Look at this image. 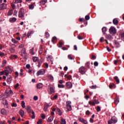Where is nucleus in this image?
<instances>
[{
	"label": "nucleus",
	"instance_id": "f257e3e1",
	"mask_svg": "<svg viewBox=\"0 0 124 124\" xmlns=\"http://www.w3.org/2000/svg\"><path fill=\"white\" fill-rule=\"evenodd\" d=\"M18 17L21 19H23V18L25 17V10L24 8H21L20 9V10L18 12Z\"/></svg>",
	"mask_w": 124,
	"mask_h": 124
},
{
	"label": "nucleus",
	"instance_id": "f03ea898",
	"mask_svg": "<svg viewBox=\"0 0 124 124\" xmlns=\"http://www.w3.org/2000/svg\"><path fill=\"white\" fill-rule=\"evenodd\" d=\"M66 106L67 109V112H69L72 110V107H71V101H68L66 102Z\"/></svg>",
	"mask_w": 124,
	"mask_h": 124
},
{
	"label": "nucleus",
	"instance_id": "7ed1b4c3",
	"mask_svg": "<svg viewBox=\"0 0 124 124\" xmlns=\"http://www.w3.org/2000/svg\"><path fill=\"white\" fill-rule=\"evenodd\" d=\"M118 122V118L116 117H113L110 120L108 121V124H116Z\"/></svg>",
	"mask_w": 124,
	"mask_h": 124
},
{
	"label": "nucleus",
	"instance_id": "20e7f679",
	"mask_svg": "<svg viewBox=\"0 0 124 124\" xmlns=\"http://www.w3.org/2000/svg\"><path fill=\"white\" fill-rule=\"evenodd\" d=\"M89 105H92V106H95V104H99V101L98 100L94 99L93 101H89Z\"/></svg>",
	"mask_w": 124,
	"mask_h": 124
},
{
	"label": "nucleus",
	"instance_id": "39448f33",
	"mask_svg": "<svg viewBox=\"0 0 124 124\" xmlns=\"http://www.w3.org/2000/svg\"><path fill=\"white\" fill-rule=\"evenodd\" d=\"M109 31L110 34H112L113 35L117 33V30H116V28L113 26H111L110 28V29H109Z\"/></svg>",
	"mask_w": 124,
	"mask_h": 124
},
{
	"label": "nucleus",
	"instance_id": "423d86ee",
	"mask_svg": "<svg viewBox=\"0 0 124 124\" xmlns=\"http://www.w3.org/2000/svg\"><path fill=\"white\" fill-rule=\"evenodd\" d=\"M45 74V70L44 69H41L37 71L36 75L39 76V75H44Z\"/></svg>",
	"mask_w": 124,
	"mask_h": 124
},
{
	"label": "nucleus",
	"instance_id": "0eeeda50",
	"mask_svg": "<svg viewBox=\"0 0 124 124\" xmlns=\"http://www.w3.org/2000/svg\"><path fill=\"white\" fill-rule=\"evenodd\" d=\"M86 70H87L86 69V68H85V67L81 66L79 69L78 72H79V73H81V74L83 75V74H85L86 73Z\"/></svg>",
	"mask_w": 124,
	"mask_h": 124
},
{
	"label": "nucleus",
	"instance_id": "6e6552de",
	"mask_svg": "<svg viewBox=\"0 0 124 124\" xmlns=\"http://www.w3.org/2000/svg\"><path fill=\"white\" fill-rule=\"evenodd\" d=\"M21 56L23 58L27 57V52H26V48H23L21 49Z\"/></svg>",
	"mask_w": 124,
	"mask_h": 124
},
{
	"label": "nucleus",
	"instance_id": "1a4fd4ad",
	"mask_svg": "<svg viewBox=\"0 0 124 124\" xmlns=\"http://www.w3.org/2000/svg\"><path fill=\"white\" fill-rule=\"evenodd\" d=\"M0 112L1 115H3L4 116H7V111L4 108L0 109Z\"/></svg>",
	"mask_w": 124,
	"mask_h": 124
},
{
	"label": "nucleus",
	"instance_id": "9d476101",
	"mask_svg": "<svg viewBox=\"0 0 124 124\" xmlns=\"http://www.w3.org/2000/svg\"><path fill=\"white\" fill-rule=\"evenodd\" d=\"M6 7H7L6 4L2 3L0 5V10H4V9H6Z\"/></svg>",
	"mask_w": 124,
	"mask_h": 124
},
{
	"label": "nucleus",
	"instance_id": "9b49d317",
	"mask_svg": "<svg viewBox=\"0 0 124 124\" xmlns=\"http://www.w3.org/2000/svg\"><path fill=\"white\" fill-rule=\"evenodd\" d=\"M48 91L49 94H52L55 93V89H54L53 87H49Z\"/></svg>",
	"mask_w": 124,
	"mask_h": 124
},
{
	"label": "nucleus",
	"instance_id": "f8f14e48",
	"mask_svg": "<svg viewBox=\"0 0 124 124\" xmlns=\"http://www.w3.org/2000/svg\"><path fill=\"white\" fill-rule=\"evenodd\" d=\"M66 86L68 89H71L72 88V83L71 82H67L66 83Z\"/></svg>",
	"mask_w": 124,
	"mask_h": 124
},
{
	"label": "nucleus",
	"instance_id": "ddd939ff",
	"mask_svg": "<svg viewBox=\"0 0 124 124\" xmlns=\"http://www.w3.org/2000/svg\"><path fill=\"white\" fill-rule=\"evenodd\" d=\"M12 81V77H11V76H9L7 79V83H8V84H11Z\"/></svg>",
	"mask_w": 124,
	"mask_h": 124
},
{
	"label": "nucleus",
	"instance_id": "4468645a",
	"mask_svg": "<svg viewBox=\"0 0 124 124\" xmlns=\"http://www.w3.org/2000/svg\"><path fill=\"white\" fill-rule=\"evenodd\" d=\"M9 70H11V69L8 68L7 70H4V75L6 76H8V75H9Z\"/></svg>",
	"mask_w": 124,
	"mask_h": 124
},
{
	"label": "nucleus",
	"instance_id": "2eb2a0df",
	"mask_svg": "<svg viewBox=\"0 0 124 124\" xmlns=\"http://www.w3.org/2000/svg\"><path fill=\"white\" fill-rule=\"evenodd\" d=\"M30 53L31 56H33L35 55V52H34V48L32 47L31 49H30Z\"/></svg>",
	"mask_w": 124,
	"mask_h": 124
},
{
	"label": "nucleus",
	"instance_id": "dca6fc26",
	"mask_svg": "<svg viewBox=\"0 0 124 124\" xmlns=\"http://www.w3.org/2000/svg\"><path fill=\"white\" fill-rule=\"evenodd\" d=\"M25 109L29 114L31 112V107L30 106H27Z\"/></svg>",
	"mask_w": 124,
	"mask_h": 124
},
{
	"label": "nucleus",
	"instance_id": "f3484780",
	"mask_svg": "<svg viewBox=\"0 0 124 124\" xmlns=\"http://www.w3.org/2000/svg\"><path fill=\"white\" fill-rule=\"evenodd\" d=\"M16 21H17V18H16V17H11L9 19V21L11 23H15Z\"/></svg>",
	"mask_w": 124,
	"mask_h": 124
},
{
	"label": "nucleus",
	"instance_id": "a211bd4d",
	"mask_svg": "<svg viewBox=\"0 0 124 124\" xmlns=\"http://www.w3.org/2000/svg\"><path fill=\"white\" fill-rule=\"evenodd\" d=\"M19 114L21 116V117H22V118H23V117H24V116H25V111H24L23 110V109H21L19 111Z\"/></svg>",
	"mask_w": 124,
	"mask_h": 124
},
{
	"label": "nucleus",
	"instance_id": "6ab92c4d",
	"mask_svg": "<svg viewBox=\"0 0 124 124\" xmlns=\"http://www.w3.org/2000/svg\"><path fill=\"white\" fill-rule=\"evenodd\" d=\"M103 34H105L106 32L107 31V28L103 27L102 29Z\"/></svg>",
	"mask_w": 124,
	"mask_h": 124
},
{
	"label": "nucleus",
	"instance_id": "aec40b11",
	"mask_svg": "<svg viewBox=\"0 0 124 124\" xmlns=\"http://www.w3.org/2000/svg\"><path fill=\"white\" fill-rule=\"evenodd\" d=\"M32 59L33 62H38L39 58L37 57H33Z\"/></svg>",
	"mask_w": 124,
	"mask_h": 124
},
{
	"label": "nucleus",
	"instance_id": "412c9836",
	"mask_svg": "<svg viewBox=\"0 0 124 124\" xmlns=\"http://www.w3.org/2000/svg\"><path fill=\"white\" fill-rule=\"evenodd\" d=\"M113 23L114 25H118V24H119V20H118V19L117 18H114L113 20Z\"/></svg>",
	"mask_w": 124,
	"mask_h": 124
},
{
	"label": "nucleus",
	"instance_id": "4be33fe9",
	"mask_svg": "<svg viewBox=\"0 0 124 124\" xmlns=\"http://www.w3.org/2000/svg\"><path fill=\"white\" fill-rule=\"evenodd\" d=\"M114 80L116 81L117 84H120V79L117 76L114 77Z\"/></svg>",
	"mask_w": 124,
	"mask_h": 124
},
{
	"label": "nucleus",
	"instance_id": "5701e85b",
	"mask_svg": "<svg viewBox=\"0 0 124 124\" xmlns=\"http://www.w3.org/2000/svg\"><path fill=\"white\" fill-rule=\"evenodd\" d=\"M43 85L42 83H38L37 84V89H41V88H43Z\"/></svg>",
	"mask_w": 124,
	"mask_h": 124
},
{
	"label": "nucleus",
	"instance_id": "b1692460",
	"mask_svg": "<svg viewBox=\"0 0 124 124\" xmlns=\"http://www.w3.org/2000/svg\"><path fill=\"white\" fill-rule=\"evenodd\" d=\"M47 3V0H43L40 2V4L42 5H44L45 3Z\"/></svg>",
	"mask_w": 124,
	"mask_h": 124
},
{
	"label": "nucleus",
	"instance_id": "393cba45",
	"mask_svg": "<svg viewBox=\"0 0 124 124\" xmlns=\"http://www.w3.org/2000/svg\"><path fill=\"white\" fill-rule=\"evenodd\" d=\"M53 120H54V117H49L47 119V122L51 123V122H53Z\"/></svg>",
	"mask_w": 124,
	"mask_h": 124
},
{
	"label": "nucleus",
	"instance_id": "a878e982",
	"mask_svg": "<svg viewBox=\"0 0 124 124\" xmlns=\"http://www.w3.org/2000/svg\"><path fill=\"white\" fill-rule=\"evenodd\" d=\"M12 14H13V11L12 10H9L7 14L8 16H11Z\"/></svg>",
	"mask_w": 124,
	"mask_h": 124
},
{
	"label": "nucleus",
	"instance_id": "bb28decb",
	"mask_svg": "<svg viewBox=\"0 0 124 124\" xmlns=\"http://www.w3.org/2000/svg\"><path fill=\"white\" fill-rule=\"evenodd\" d=\"M61 124H66V121H65V119H64L63 118H62Z\"/></svg>",
	"mask_w": 124,
	"mask_h": 124
},
{
	"label": "nucleus",
	"instance_id": "cd10ccee",
	"mask_svg": "<svg viewBox=\"0 0 124 124\" xmlns=\"http://www.w3.org/2000/svg\"><path fill=\"white\" fill-rule=\"evenodd\" d=\"M114 45H115V47H116V48H119V47H120V43H119V42H115Z\"/></svg>",
	"mask_w": 124,
	"mask_h": 124
},
{
	"label": "nucleus",
	"instance_id": "c85d7f7f",
	"mask_svg": "<svg viewBox=\"0 0 124 124\" xmlns=\"http://www.w3.org/2000/svg\"><path fill=\"white\" fill-rule=\"evenodd\" d=\"M29 9H31V10H32V9L34 8V5H33V4H31L29 5Z\"/></svg>",
	"mask_w": 124,
	"mask_h": 124
},
{
	"label": "nucleus",
	"instance_id": "c756f323",
	"mask_svg": "<svg viewBox=\"0 0 124 124\" xmlns=\"http://www.w3.org/2000/svg\"><path fill=\"white\" fill-rule=\"evenodd\" d=\"M32 33H33V31H29L27 33V36L28 37H30V36H31V34H32Z\"/></svg>",
	"mask_w": 124,
	"mask_h": 124
},
{
	"label": "nucleus",
	"instance_id": "7c9ffc66",
	"mask_svg": "<svg viewBox=\"0 0 124 124\" xmlns=\"http://www.w3.org/2000/svg\"><path fill=\"white\" fill-rule=\"evenodd\" d=\"M23 2L22 0H15V3L17 4V3H22Z\"/></svg>",
	"mask_w": 124,
	"mask_h": 124
},
{
	"label": "nucleus",
	"instance_id": "2f4dec72",
	"mask_svg": "<svg viewBox=\"0 0 124 124\" xmlns=\"http://www.w3.org/2000/svg\"><path fill=\"white\" fill-rule=\"evenodd\" d=\"M113 87H116V85L114 83H111L109 85V89H112Z\"/></svg>",
	"mask_w": 124,
	"mask_h": 124
},
{
	"label": "nucleus",
	"instance_id": "473e14b6",
	"mask_svg": "<svg viewBox=\"0 0 124 124\" xmlns=\"http://www.w3.org/2000/svg\"><path fill=\"white\" fill-rule=\"evenodd\" d=\"M12 42L14 43L15 44H17L18 43V41H16L15 39L12 38Z\"/></svg>",
	"mask_w": 124,
	"mask_h": 124
},
{
	"label": "nucleus",
	"instance_id": "72a5a7b5",
	"mask_svg": "<svg viewBox=\"0 0 124 124\" xmlns=\"http://www.w3.org/2000/svg\"><path fill=\"white\" fill-rule=\"evenodd\" d=\"M42 49H43V47L42 46L40 47L39 49V54H42V52H43V50Z\"/></svg>",
	"mask_w": 124,
	"mask_h": 124
},
{
	"label": "nucleus",
	"instance_id": "f704fd0d",
	"mask_svg": "<svg viewBox=\"0 0 124 124\" xmlns=\"http://www.w3.org/2000/svg\"><path fill=\"white\" fill-rule=\"evenodd\" d=\"M25 101H23L21 102V107L22 108H26V106L25 105Z\"/></svg>",
	"mask_w": 124,
	"mask_h": 124
},
{
	"label": "nucleus",
	"instance_id": "c9c22d12",
	"mask_svg": "<svg viewBox=\"0 0 124 124\" xmlns=\"http://www.w3.org/2000/svg\"><path fill=\"white\" fill-rule=\"evenodd\" d=\"M55 41H57V37L54 36L52 38L51 40V42H52V43H54Z\"/></svg>",
	"mask_w": 124,
	"mask_h": 124
},
{
	"label": "nucleus",
	"instance_id": "e433bc0d",
	"mask_svg": "<svg viewBox=\"0 0 124 124\" xmlns=\"http://www.w3.org/2000/svg\"><path fill=\"white\" fill-rule=\"evenodd\" d=\"M58 87L59 88V89H63V88H64V85L58 84Z\"/></svg>",
	"mask_w": 124,
	"mask_h": 124
},
{
	"label": "nucleus",
	"instance_id": "4c0bfd02",
	"mask_svg": "<svg viewBox=\"0 0 124 124\" xmlns=\"http://www.w3.org/2000/svg\"><path fill=\"white\" fill-rule=\"evenodd\" d=\"M47 59H49L51 62H53V61H54V58H53L52 56H48Z\"/></svg>",
	"mask_w": 124,
	"mask_h": 124
},
{
	"label": "nucleus",
	"instance_id": "58836bf2",
	"mask_svg": "<svg viewBox=\"0 0 124 124\" xmlns=\"http://www.w3.org/2000/svg\"><path fill=\"white\" fill-rule=\"evenodd\" d=\"M57 111L59 113V116H62V110H61L60 108H58L57 109Z\"/></svg>",
	"mask_w": 124,
	"mask_h": 124
},
{
	"label": "nucleus",
	"instance_id": "ea45409f",
	"mask_svg": "<svg viewBox=\"0 0 124 124\" xmlns=\"http://www.w3.org/2000/svg\"><path fill=\"white\" fill-rule=\"evenodd\" d=\"M120 102V99L119 98H117L115 100V104H118V103H119Z\"/></svg>",
	"mask_w": 124,
	"mask_h": 124
},
{
	"label": "nucleus",
	"instance_id": "a19ab883",
	"mask_svg": "<svg viewBox=\"0 0 124 124\" xmlns=\"http://www.w3.org/2000/svg\"><path fill=\"white\" fill-rule=\"evenodd\" d=\"M9 51L10 52H11V53H15V49L13 48L10 49Z\"/></svg>",
	"mask_w": 124,
	"mask_h": 124
},
{
	"label": "nucleus",
	"instance_id": "79ce46f5",
	"mask_svg": "<svg viewBox=\"0 0 124 124\" xmlns=\"http://www.w3.org/2000/svg\"><path fill=\"white\" fill-rule=\"evenodd\" d=\"M47 110H48V106H45L44 108V111H45V112H47Z\"/></svg>",
	"mask_w": 124,
	"mask_h": 124
},
{
	"label": "nucleus",
	"instance_id": "37998d69",
	"mask_svg": "<svg viewBox=\"0 0 124 124\" xmlns=\"http://www.w3.org/2000/svg\"><path fill=\"white\" fill-rule=\"evenodd\" d=\"M96 111H97V112H100V111H101V108H100V107H99V106L97 107Z\"/></svg>",
	"mask_w": 124,
	"mask_h": 124
},
{
	"label": "nucleus",
	"instance_id": "c03bdc74",
	"mask_svg": "<svg viewBox=\"0 0 124 124\" xmlns=\"http://www.w3.org/2000/svg\"><path fill=\"white\" fill-rule=\"evenodd\" d=\"M41 117L43 120L45 119V118H46V116H45V115H44V114H41Z\"/></svg>",
	"mask_w": 124,
	"mask_h": 124
},
{
	"label": "nucleus",
	"instance_id": "a18cd8bd",
	"mask_svg": "<svg viewBox=\"0 0 124 124\" xmlns=\"http://www.w3.org/2000/svg\"><path fill=\"white\" fill-rule=\"evenodd\" d=\"M24 47H25V45L21 44L20 46H19L18 48L19 49H21V48H22V49H23V48H24Z\"/></svg>",
	"mask_w": 124,
	"mask_h": 124
},
{
	"label": "nucleus",
	"instance_id": "49530a36",
	"mask_svg": "<svg viewBox=\"0 0 124 124\" xmlns=\"http://www.w3.org/2000/svg\"><path fill=\"white\" fill-rule=\"evenodd\" d=\"M1 103L3 104V105H5V104H6V100L3 99Z\"/></svg>",
	"mask_w": 124,
	"mask_h": 124
},
{
	"label": "nucleus",
	"instance_id": "de8ad7c7",
	"mask_svg": "<svg viewBox=\"0 0 124 124\" xmlns=\"http://www.w3.org/2000/svg\"><path fill=\"white\" fill-rule=\"evenodd\" d=\"M45 36H46V37L48 38L50 36V34H49V32H46L45 33Z\"/></svg>",
	"mask_w": 124,
	"mask_h": 124
},
{
	"label": "nucleus",
	"instance_id": "09e8293b",
	"mask_svg": "<svg viewBox=\"0 0 124 124\" xmlns=\"http://www.w3.org/2000/svg\"><path fill=\"white\" fill-rule=\"evenodd\" d=\"M68 58L69 59V60H73V58H72V57H71V55L69 54L68 55Z\"/></svg>",
	"mask_w": 124,
	"mask_h": 124
},
{
	"label": "nucleus",
	"instance_id": "8fccbe9b",
	"mask_svg": "<svg viewBox=\"0 0 124 124\" xmlns=\"http://www.w3.org/2000/svg\"><path fill=\"white\" fill-rule=\"evenodd\" d=\"M26 67L27 68V69H30L31 68V65H30V64H27L26 66Z\"/></svg>",
	"mask_w": 124,
	"mask_h": 124
},
{
	"label": "nucleus",
	"instance_id": "3c124183",
	"mask_svg": "<svg viewBox=\"0 0 124 124\" xmlns=\"http://www.w3.org/2000/svg\"><path fill=\"white\" fill-rule=\"evenodd\" d=\"M33 100L35 101L38 100V97L37 96H34L33 97Z\"/></svg>",
	"mask_w": 124,
	"mask_h": 124
},
{
	"label": "nucleus",
	"instance_id": "603ef678",
	"mask_svg": "<svg viewBox=\"0 0 124 124\" xmlns=\"http://www.w3.org/2000/svg\"><path fill=\"white\" fill-rule=\"evenodd\" d=\"M42 123V119H40L39 121L37 122V124H41Z\"/></svg>",
	"mask_w": 124,
	"mask_h": 124
},
{
	"label": "nucleus",
	"instance_id": "864d4df0",
	"mask_svg": "<svg viewBox=\"0 0 124 124\" xmlns=\"http://www.w3.org/2000/svg\"><path fill=\"white\" fill-rule=\"evenodd\" d=\"M4 47L3 46V45L2 44H0V50H2V49H4Z\"/></svg>",
	"mask_w": 124,
	"mask_h": 124
},
{
	"label": "nucleus",
	"instance_id": "5fc2aeb1",
	"mask_svg": "<svg viewBox=\"0 0 124 124\" xmlns=\"http://www.w3.org/2000/svg\"><path fill=\"white\" fill-rule=\"evenodd\" d=\"M11 6L13 9H15V8H16V5L14 4H12Z\"/></svg>",
	"mask_w": 124,
	"mask_h": 124
},
{
	"label": "nucleus",
	"instance_id": "6e6d98bb",
	"mask_svg": "<svg viewBox=\"0 0 124 124\" xmlns=\"http://www.w3.org/2000/svg\"><path fill=\"white\" fill-rule=\"evenodd\" d=\"M85 20H86L87 21H88V20H90V16H85Z\"/></svg>",
	"mask_w": 124,
	"mask_h": 124
},
{
	"label": "nucleus",
	"instance_id": "4d7b16f0",
	"mask_svg": "<svg viewBox=\"0 0 124 124\" xmlns=\"http://www.w3.org/2000/svg\"><path fill=\"white\" fill-rule=\"evenodd\" d=\"M12 107H17V104L15 103L12 104Z\"/></svg>",
	"mask_w": 124,
	"mask_h": 124
},
{
	"label": "nucleus",
	"instance_id": "13d9d810",
	"mask_svg": "<svg viewBox=\"0 0 124 124\" xmlns=\"http://www.w3.org/2000/svg\"><path fill=\"white\" fill-rule=\"evenodd\" d=\"M44 65H45L46 67V68H48V67H49V65L47 64V63L45 62L44 63Z\"/></svg>",
	"mask_w": 124,
	"mask_h": 124
},
{
	"label": "nucleus",
	"instance_id": "bf43d9fd",
	"mask_svg": "<svg viewBox=\"0 0 124 124\" xmlns=\"http://www.w3.org/2000/svg\"><path fill=\"white\" fill-rule=\"evenodd\" d=\"M94 66H98V62H94Z\"/></svg>",
	"mask_w": 124,
	"mask_h": 124
},
{
	"label": "nucleus",
	"instance_id": "052dcab7",
	"mask_svg": "<svg viewBox=\"0 0 124 124\" xmlns=\"http://www.w3.org/2000/svg\"><path fill=\"white\" fill-rule=\"evenodd\" d=\"M42 63V62H39L38 64L37 65L38 67H40L41 66V64Z\"/></svg>",
	"mask_w": 124,
	"mask_h": 124
},
{
	"label": "nucleus",
	"instance_id": "680f3d73",
	"mask_svg": "<svg viewBox=\"0 0 124 124\" xmlns=\"http://www.w3.org/2000/svg\"><path fill=\"white\" fill-rule=\"evenodd\" d=\"M86 65L87 67H88V68H90V63L89 62H87L86 63Z\"/></svg>",
	"mask_w": 124,
	"mask_h": 124
},
{
	"label": "nucleus",
	"instance_id": "e2e57ef3",
	"mask_svg": "<svg viewBox=\"0 0 124 124\" xmlns=\"http://www.w3.org/2000/svg\"><path fill=\"white\" fill-rule=\"evenodd\" d=\"M82 123L84 124H88V122L86 120H85V119L83 120V121H82Z\"/></svg>",
	"mask_w": 124,
	"mask_h": 124
},
{
	"label": "nucleus",
	"instance_id": "0e129e2a",
	"mask_svg": "<svg viewBox=\"0 0 124 124\" xmlns=\"http://www.w3.org/2000/svg\"><path fill=\"white\" fill-rule=\"evenodd\" d=\"M106 38L108 39H110V38H111V35H107V36H106Z\"/></svg>",
	"mask_w": 124,
	"mask_h": 124
},
{
	"label": "nucleus",
	"instance_id": "69168bd1",
	"mask_svg": "<svg viewBox=\"0 0 124 124\" xmlns=\"http://www.w3.org/2000/svg\"><path fill=\"white\" fill-rule=\"evenodd\" d=\"M17 13H18V11H17V10H15L14 11V15H15L16 16V17H17Z\"/></svg>",
	"mask_w": 124,
	"mask_h": 124
},
{
	"label": "nucleus",
	"instance_id": "338daca9",
	"mask_svg": "<svg viewBox=\"0 0 124 124\" xmlns=\"http://www.w3.org/2000/svg\"><path fill=\"white\" fill-rule=\"evenodd\" d=\"M18 87H19V83H16L15 85V89H17V88H18Z\"/></svg>",
	"mask_w": 124,
	"mask_h": 124
},
{
	"label": "nucleus",
	"instance_id": "774afa93",
	"mask_svg": "<svg viewBox=\"0 0 124 124\" xmlns=\"http://www.w3.org/2000/svg\"><path fill=\"white\" fill-rule=\"evenodd\" d=\"M86 115H89L91 114V112L89 110H87L86 112Z\"/></svg>",
	"mask_w": 124,
	"mask_h": 124
}]
</instances>
